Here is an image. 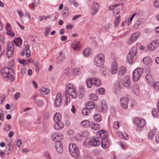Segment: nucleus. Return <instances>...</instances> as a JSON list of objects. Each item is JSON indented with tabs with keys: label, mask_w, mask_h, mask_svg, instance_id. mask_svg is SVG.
<instances>
[{
	"label": "nucleus",
	"mask_w": 159,
	"mask_h": 159,
	"mask_svg": "<svg viewBox=\"0 0 159 159\" xmlns=\"http://www.w3.org/2000/svg\"><path fill=\"white\" fill-rule=\"evenodd\" d=\"M1 73L4 79H7L11 82L13 81L14 77L12 70L10 68L5 67L1 70Z\"/></svg>",
	"instance_id": "nucleus-1"
},
{
	"label": "nucleus",
	"mask_w": 159,
	"mask_h": 159,
	"mask_svg": "<svg viewBox=\"0 0 159 159\" xmlns=\"http://www.w3.org/2000/svg\"><path fill=\"white\" fill-rule=\"evenodd\" d=\"M137 52V48L136 47H133L130 49L127 56V61L130 64H133L136 59V55Z\"/></svg>",
	"instance_id": "nucleus-2"
},
{
	"label": "nucleus",
	"mask_w": 159,
	"mask_h": 159,
	"mask_svg": "<svg viewBox=\"0 0 159 159\" xmlns=\"http://www.w3.org/2000/svg\"><path fill=\"white\" fill-rule=\"evenodd\" d=\"M65 96L70 95L73 98H76L77 97V93L74 89L73 85L70 84H67L66 87V90L64 93Z\"/></svg>",
	"instance_id": "nucleus-3"
},
{
	"label": "nucleus",
	"mask_w": 159,
	"mask_h": 159,
	"mask_svg": "<svg viewBox=\"0 0 159 159\" xmlns=\"http://www.w3.org/2000/svg\"><path fill=\"white\" fill-rule=\"evenodd\" d=\"M69 150L70 155L73 157H77L80 154L79 149L75 144H70L69 146Z\"/></svg>",
	"instance_id": "nucleus-4"
},
{
	"label": "nucleus",
	"mask_w": 159,
	"mask_h": 159,
	"mask_svg": "<svg viewBox=\"0 0 159 159\" xmlns=\"http://www.w3.org/2000/svg\"><path fill=\"white\" fill-rule=\"evenodd\" d=\"M104 56L102 54H99L97 55L94 58V63L98 67H102L104 62Z\"/></svg>",
	"instance_id": "nucleus-5"
},
{
	"label": "nucleus",
	"mask_w": 159,
	"mask_h": 159,
	"mask_svg": "<svg viewBox=\"0 0 159 159\" xmlns=\"http://www.w3.org/2000/svg\"><path fill=\"white\" fill-rule=\"evenodd\" d=\"M143 68H136L133 72L132 79L134 82H136L140 78L143 72Z\"/></svg>",
	"instance_id": "nucleus-6"
},
{
	"label": "nucleus",
	"mask_w": 159,
	"mask_h": 159,
	"mask_svg": "<svg viewBox=\"0 0 159 159\" xmlns=\"http://www.w3.org/2000/svg\"><path fill=\"white\" fill-rule=\"evenodd\" d=\"M134 123L139 128H143L146 125V122L144 119L140 118H136L134 119Z\"/></svg>",
	"instance_id": "nucleus-7"
},
{
	"label": "nucleus",
	"mask_w": 159,
	"mask_h": 159,
	"mask_svg": "<svg viewBox=\"0 0 159 159\" xmlns=\"http://www.w3.org/2000/svg\"><path fill=\"white\" fill-rule=\"evenodd\" d=\"M159 46V39H155L148 46V49L150 51L154 50Z\"/></svg>",
	"instance_id": "nucleus-8"
},
{
	"label": "nucleus",
	"mask_w": 159,
	"mask_h": 159,
	"mask_svg": "<svg viewBox=\"0 0 159 159\" xmlns=\"http://www.w3.org/2000/svg\"><path fill=\"white\" fill-rule=\"evenodd\" d=\"M14 51V45L11 42L9 43L8 45L6 55L7 57H10L13 54Z\"/></svg>",
	"instance_id": "nucleus-9"
},
{
	"label": "nucleus",
	"mask_w": 159,
	"mask_h": 159,
	"mask_svg": "<svg viewBox=\"0 0 159 159\" xmlns=\"http://www.w3.org/2000/svg\"><path fill=\"white\" fill-rule=\"evenodd\" d=\"M107 131L104 130H100L98 131L97 133V136L100 140L102 139H104L107 137Z\"/></svg>",
	"instance_id": "nucleus-10"
},
{
	"label": "nucleus",
	"mask_w": 159,
	"mask_h": 159,
	"mask_svg": "<svg viewBox=\"0 0 159 159\" xmlns=\"http://www.w3.org/2000/svg\"><path fill=\"white\" fill-rule=\"evenodd\" d=\"M129 99L127 97H122L120 98V102L122 107L125 109L128 108Z\"/></svg>",
	"instance_id": "nucleus-11"
},
{
	"label": "nucleus",
	"mask_w": 159,
	"mask_h": 159,
	"mask_svg": "<svg viewBox=\"0 0 159 159\" xmlns=\"http://www.w3.org/2000/svg\"><path fill=\"white\" fill-rule=\"evenodd\" d=\"M62 95L60 93H58L55 98L54 103L57 107L59 106L61 104Z\"/></svg>",
	"instance_id": "nucleus-12"
},
{
	"label": "nucleus",
	"mask_w": 159,
	"mask_h": 159,
	"mask_svg": "<svg viewBox=\"0 0 159 159\" xmlns=\"http://www.w3.org/2000/svg\"><path fill=\"white\" fill-rule=\"evenodd\" d=\"M55 148L57 152L59 154H61L63 152V145L61 142L55 143Z\"/></svg>",
	"instance_id": "nucleus-13"
},
{
	"label": "nucleus",
	"mask_w": 159,
	"mask_h": 159,
	"mask_svg": "<svg viewBox=\"0 0 159 159\" xmlns=\"http://www.w3.org/2000/svg\"><path fill=\"white\" fill-rule=\"evenodd\" d=\"M53 140L56 143L58 142H61L62 139L61 135L60 133H55L53 134L52 136Z\"/></svg>",
	"instance_id": "nucleus-14"
},
{
	"label": "nucleus",
	"mask_w": 159,
	"mask_h": 159,
	"mask_svg": "<svg viewBox=\"0 0 159 159\" xmlns=\"http://www.w3.org/2000/svg\"><path fill=\"white\" fill-rule=\"evenodd\" d=\"M65 57L64 54L62 52H61L59 54V55L57 57L56 63L57 64H61L65 60Z\"/></svg>",
	"instance_id": "nucleus-15"
},
{
	"label": "nucleus",
	"mask_w": 159,
	"mask_h": 159,
	"mask_svg": "<svg viewBox=\"0 0 159 159\" xmlns=\"http://www.w3.org/2000/svg\"><path fill=\"white\" fill-rule=\"evenodd\" d=\"M118 66L117 62L113 61L111 64L110 72L111 74H115L117 71Z\"/></svg>",
	"instance_id": "nucleus-16"
},
{
	"label": "nucleus",
	"mask_w": 159,
	"mask_h": 159,
	"mask_svg": "<svg viewBox=\"0 0 159 159\" xmlns=\"http://www.w3.org/2000/svg\"><path fill=\"white\" fill-rule=\"evenodd\" d=\"M123 84L126 88L128 89L130 86V81L129 77L128 76H126L124 78Z\"/></svg>",
	"instance_id": "nucleus-17"
},
{
	"label": "nucleus",
	"mask_w": 159,
	"mask_h": 159,
	"mask_svg": "<svg viewBox=\"0 0 159 159\" xmlns=\"http://www.w3.org/2000/svg\"><path fill=\"white\" fill-rule=\"evenodd\" d=\"M25 45L24 48L25 51H26V56L27 58H29L31 55V51L30 49V46L28 44V43L27 41H25L24 42Z\"/></svg>",
	"instance_id": "nucleus-18"
},
{
	"label": "nucleus",
	"mask_w": 159,
	"mask_h": 159,
	"mask_svg": "<svg viewBox=\"0 0 159 159\" xmlns=\"http://www.w3.org/2000/svg\"><path fill=\"white\" fill-rule=\"evenodd\" d=\"M100 140L101 141L102 146L103 148H107L108 147L109 144L107 137L102 139Z\"/></svg>",
	"instance_id": "nucleus-19"
},
{
	"label": "nucleus",
	"mask_w": 159,
	"mask_h": 159,
	"mask_svg": "<svg viewBox=\"0 0 159 159\" xmlns=\"http://www.w3.org/2000/svg\"><path fill=\"white\" fill-rule=\"evenodd\" d=\"M91 146L97 147L100 144V140L96 137H93L91 138Z\"/></svg>",
	"instance_id": "nucleus-20"
},
{
	"label": "nucleus",
	"mask_w": 159,
	"mask_h": 159,
	"mask_svg": "<svg viewBox=\"0 0 159 159\" xmlns=\"http://www.w3.org/2000/svg\"><path fill=\"white\" fill-rule=\"evenodd\" d=\"M157 131V128H154L150 130L148 134V137L150 139H152L154 138Z\"/></svg>",
	"instance_id": "nucleus-21"
},
{
	"label": "nucleus",
	"mask_w": 159,
	"mask_h": 159,
	"mask_svg": "<svg viewBox=\"0 0 159 159\" xmlns=\"http://www.w3.org/2000/svg\"><path fill=\"white\" fill-rule=\"evenodd\" d=\"M71 46L74 50H79L81 47L80 43L77 41L73 42L71 44Z\"/></svg>",
	"instance_id": "nucleus-22"
},
{
	"label": "nucleus",
	"mask_w": 159,
	"mask_h": 159,
	"mask_svg": "<svg viewBox=\"0 0 159 159\" xmlns=\"http://www.w3.org/2000/svg\"><path fill=\"white\" fill-rule=\"evenodd\" d=\"M132 90L133 93L136 95H139V86L137 83H135L134 84L132 87Z\"/></svg>",
	"instance_id": "nucleus-23"
},
{
	"label": "nucleus",
	"mask_w": 159,
	"mask_h": 159,
	"mask_svg": "<svg viewBox=\"0 0 159 159\" xmlns=\"http://www.w3.org/2000/svg\"><path fill=\"white\" fill-rule=\"evenodd\" d=\"M99 7V5L95 1L93 2V5L92 8L93 10L94 11V12L92 13L93 15H94L98 11Z\"/></svg>",
	"instance_id": "nucleus-24"
},
{
	"label": "nucleus",
	"mask_w": 159,
	"mask_h": 159,
	"mask_svg": "<svg viewBox=\"0 0 159 159\" xmlns=\"http://www.w3.org/2000/svg\"><path fill=\"white\" fill-rule=\"evenodd\" d=\"M92 84L95 86L99 87L102 84L101 81L97 78L92 79Z\"/></svg>",
	"instance_id": "nucleus-25"
},
{
	"label": "nucleus",
	"mask_w": 159,
	"mask_h": 159,
	"mask_svg": "<svg viewBox=\"0 0 159 159\" xmlns=\"http://www.w3.org/2000/svg\"><path fill=\"white\" fill-rule=\"evenodd\" d=\"M14 146L12 144H9L7 146L5 150V153L6 155L9 154L13 150Z\"/></svg>",
	"instance_id": "nucleus-26"
},
{
	"label": "nucleus",
	"mask_w": 159,
	"mask_h": 159,
	"mask_svg": "<svg viewBox=\"0 0 159 159\" xmlns=\"http://www.w3.org/2000/svg\"><path fill=\"white\" fill-rule=\"evenodd\" d=\"M147 82L149 84H152L154 82L152 76L150 74H147L146 76Z\"/></svg>",
	"instance_id": "nucleus-27"
},
{
	"label": "nucleus",
	"mask_w": 159,
	"mask_h": 159,
	"mask_svg": "<svg viewBox=\"0 0 159 159\" xmlns=\"http://www.w3.org/2000/svg\"><path fill=\"white\" fill-rule=\"evenodd\" d=\"M143 62L144 64L149 66L152 63V59L150 57H147L143 59Z\"/></svg>",
	"instance_id": "nucleus-28"
},
{
	"label": "nucleus",
	"mask_w": 159,
	"mask_h": 159,
	"mask_svg": "<svg viewBox=\"0 0 159 159\" xmlns=\"http://www.w3.org/2000/svg\"><path fill=\"white\" fill-rule=\"evenodd\" d=\"M95 103L94 102L92 101L88 102L86 104V107L89 110L93 109L95 107Z\"/></svg>",
	"instance_id": "nucleus-29"
},
{
	"label": "nucleus",
	"mask_w": 159,
	"mask_h": 159,
	"mask_svg": "<svg viewBox=\"0 0 159 159\" xmlns=\"http://www.w3.org/2000/svg\"><path fill=\"white\" fill-rule=\"evenodd\" d=\"M126 72V69L125 67H120L119 69L118 75L119 76H122L125 74Z\"/></svg>",
	"instance_id": "nucleus-30"
},
{
	"label": "nucleus",
	"mask_w": 159,
	"mask_h": 159,
	"mask_svg": "<svg viewBox=\"0 0 159 159\" xmlns=\"http://www.w3.org/2000/svg\"><path fill=\"white\" fill-rule=\"evenodd\" d=\"M101 111L102 112H105L107 111V105L106 102L104 101H102L101 103Z\"/></svg>",
	"instance_id": "nucleus-31"
},
{
	"label": "nucleus",
	"mask_w": 159,
	"mask_h": 159,
	"mask_svg": "<svg viewBox=\"0 0 159 159\" xmlns=\"http://www.w3.org/2000/svg\"><path fill=\"white\" fill-rule=\"evenodd\" d=\"M55 129L59 130L61 129L63 127V124L61 121L56 122L54 125Z\"/></svg>",
	"instance_id": "nucleus-32"
},
{
	"label": "nucleus",
	"mask_w": 159,
	"mask_h": 159,
	"mask_svg": "<svg viewBox=\"0 0 159 159\" xmlns=\"http://www.w3.org/2000/svg\"><path fill=\"white\" fill-rule=\"evenodd\" d=\"M118 136L120 138L125 140H126L128 139L129 137L128 135L125 133H122L121 132H118L117 133Z\"/></svg>",
	"instance_id": "nucleus-33"
},
{
	"label": "nucleus",
	"mask_w": 159,
	"mask_h": 159,
	"mask_svg": "<svg viewBox=\"0 0 159 159\" xmlns=\"http://www.w3.org/2000/svg\"><path fill=\"white\" fill-rule=\"evenodd\" d=\"M91 139L89 138H86L84 141V145L86 147H89L91 146Z\"/></svg>",
	"instance_id": "nucleus-34"
},
{
	"label": "nucleus",
	"mask_w": 159,
	"mask_h": 159,
	"mask_svg": "<svg viewBox=\"0 0 159 159\" xmlns=\"http://www.w3.org/2000/svg\"><path fill=\"white\" fill-rule=\"evenodd\" d=\"M81 125L84 127H88L90 125V123L88 120L82 121L80 123Z\"/></svg>",
	"instance_id": "nucleus-35"
},
{
	"label": "nucleus",
	"mask_w": 159,
	"mask_h": 159,
	"mask_svg": "<svg viewBox=\"0 0 159 159\" xmlns=\"http://www.w3.org/2000/svg\"><path fill=\"white\" fill-rule=\"evenodd\" d=\"M39 91L41 93L44 95L47 94L49 93V90L45 88L42 87L40 89Z\"/></svg>",
	"instance_id": "nucleus-36"
},
{
	"label": "nucleus",
	"mask_w": 159,
	"mask_h": 159,
	"mask_svg": "<svg viewBox=\"0 0 159 159\" xmlns=\"http://www.w3.org/2000/svg\"><path fill=\"white\" fill-rule=\"evenodd\" d=\"M91 49L89 48H88L84 50L83 54L84 56L88 57L91 53Z\"/></svg>",
	"instance_id": "nucleus-37"
},
{
	"label": "nucleus",
	"mask_w": 159,
	"mask_h": 159,
	"mask_svg": "<svg viewBox=\"0 0 159 159\" xmlns=\"http://www.w3.org/2000/svg\"><path fill=\"white\" fill-rule=\"evenodd\" d=\"M61 116L59 113H56L53 116V119L56 122L60 121Z\"/></svg>",
	"instance_id": "nucleus-38"
},
{
	"label": "nucleus",
	"mask_w": 159,
	"mask_h": 159,
	"mask_svg": "<svg viewBox=\"0 0 159 159\" xmlns=\"http://www.w3.org/2000/svg\"><path fill=\"white\" fill-rule=\"evenodd\" d=\"M90 127L93 130H98L100 128V125L98 123H92Z\"/></svg>",
	"instance_id": "nucleus-39"
},
{
	"label": "nucleus",
	"mask_w": 159,
	"mask_h": 159,
	"mask_svg": "<svg viewBox=\"0 0 159 159\" xmlns=\"http://www.w3.org/2000/svg\"><path fill=\"white\" fill-rule=\"evenodd\" d=\"M135 16L136 18L138 17V14L137 13H134L132 15L130 19L127 22H126L128 25H129L131 24L132 20Z\"/></svg>",
	"instance_id": "nucleus-40"
},
{
	"label": "nucleus",
	"mask_w": 159,
	"mask_h": 159,
	"mask_svg": "<svg viewBox=\"0 0 159 159\" xmlns=\"http://www.w3.org/2000/svg\"><path fill=\"white\" fill-rule=\"evenodd\" d=\"M13 42L18 46H20L22 43V40L21 38H18L16 39L13 40Z\"/></svg>",
	"instance_id": "nucleus-41"
},
{
	"label": "nucleus",
	"mask_w": 159,
	"mask_h": 159,
	"mask_svg": "<svg viewBox=\"0 0 159 159\" xmlns=\"http://www.w3.org/2000/svg\"><path fill=\"white\" fill-rule=\"evenodd\" d=\"M143 20L142 19H141L137 20L136 22L134 23V27L135 28H137L139 27V26L143 24Z\"/></svg>",
	"instance_id": "nucleus-42"
},
{
	"label": "nucleus",
	"mask_w": 159,
	"mask_h": 159,
	"mask_svg": "<svg viewBox=\"0 0 159 159\" xmlns=\"http://www.w3.org/2000/svg\"><path fill=\"white\" fill-rule=\"evenodd\" d=\"M140 34V32H136L132 34L131 36L132 38L136 41L139 37Z\"/></svg>",
	"instance_id": "nucleus-43"
},
{
	"label": "nucleus",
	"mask_w": 159,
	"mask_h": 159,
	"mask_svg": "<svg viewBox=\"0 0 159 159\" xmlns=\"http://www.w3.org/2000/svg\"><path fill=\"white\" fill-rule=\"evenodd\" d=\"M120 11L119 8H118L117 7H116L114 8V10L113 11V15L116 17V16H120Z\"/></svg>",
	"instance_id": "nucleus-44"
},
{
	"label": "nucleus",
	"mask_w": 159,
	"mask_h": 159,
	"mask_svg": "<svg viewBox=\"0 0 159 159\" xmlns=\"http://www.w3.org/2000/svg\"><path fill=\"white\" fill-rule=\"evenodd\" d=\"M82 112L84 115H89L91 113L90 110L87 109L86 107L83 109Z\"/></svg>",
	"instance_id": "nucleus-45"
},
{
	"label": "nucleus",
	"mask_w": 159,
	"mask_h": 159,
	"mask_svg": "<svg viewBox=\"0 0 159 159\" xmlns=\"http://www.w3.org/2000/svg\"><path fill=\"white\" fill-rule=\"evenodd\" d=\"M94 120L97 122H100L102 119L100 115L98 114H96L94 116Z\"/></svg>",
	"instance_id": "nucleus-46"
},
{
	"label": "nucleus",
	"mask_w": 159,
	"mask_h": 159,
	"mask_svg": "<svg viewBox=\"0 0 159 159\" xmlns=\"http://www.w3.org/2000/svg\"><path fill=\"white\" fill-rule=\"evenodd\" d=\"M120 17L119 16H116V17L115 18V26L117 27L120 22Z\"/></svg>",
	"instance_id": "nucleus-47"
},
{
	"label": "nucleus",
	"mask_w": 159,
	"mask_h": 159,
	"mask_svg": "<svg viewBox=\"0 0 159 159\" xmlns=\"http://www.w3.org/2000/svg\"><path fill=\"white\" fill-rule=\"evenodd\" d=\"M69 13L68 8L67 7H65L62 12V16H67L68 15Z\"/></svg>",
	"instance_id": "nucleus-48"
},
{
	"label": "nucleus",
	"mask_w": 159,
	"mask_h": 159,
	"mask_svg": "<svg viewBox=\"0 0 159 159\" xmlns=\"http://www.w3.org/2000/svg\"><path fill=\"white\" fill-rule=\"evenodd\" d=\"M92 81V79H88L86 80V83L88 88H91L92 87L93 85Z\"/></svg>",
	"instance_id": "nucleus-49"
},
{
	"label": "nucleus",
	"mask_w": 159,
	"mask_h": 159,
	"mask_svg": "<svg viewBox=\"0 0 159 159\" xmlns=\"http://www.w3.org/2000/svg\"><path fill=\"white\" fill-rule=\"evenodd\" d=\"M89 99L94 101H96L98 99L97 96L94 94H92L89 95Z\"/></svg>",
	"instance_id": "nucleus-50"
},
{
	"label": "nucleus",
	"mask_w": 159,
	"mask_h": 159,
	"mask_svg": "<svg viewBox=\"0 0 159 159\" xmlns=\"http://www.w3.org/2000/svg\"><path fill=\"white\" fill-rule=\"evenodd\" d=\"M51 29V27L50 26H49L45 28L44 32V35L45 36H47L48 35Z\"/></svg>",
	"instance_id": "nucleus-51"
},
{
	"label": "nucleus",
	"mask_w": 159,
	"mask_h": 159,
	"mask_svg": "<svg viewBox=\"0 0 159 159\" xmlns=\"http://www.w3.org/2000/svg\"><path fill=\"white\" fill-rule=\"evenodd\" d=\"M11 129V126L9 124H7L5 125L3 127L4 130L6 131H8Z\"/></svg>",
	"instance_id": "nucleus-52"
},
{
	"label": "nucleus",
	"mask_w": 159,
	"mask_h": 159,
	"mask_svg": "<svg viewBox=\"0 0 159 159\" xmlns=\"http://www.w3.org/2000/svg\"><path fill=\"white\" fill-rule=\"evenodd\" d=\"M112 26V25L110 23H107L105 25L104 28L105 30H108L111 29Z\"/></svg>",
	"instance_id": "nucleus-53"
},
{
	"label": "nucleus",
	"mask_w": 159,
	"mask_h": 159,
	"mask_svg": "<svg viewBox=\"0 0 159 159\" xmlns=\"http://www.w3.org/2000/svg\"><path fill=\"white\" fill-rule=\"evenodd\" d=\"M154 89L157 91H159V82H156L153 85Z\"/></svg>",
	"instance_id": "nucleus-54"
},
{
	"label": "nucleus",
	"mask_w": 159,
	"mask_h": 159,
	"mask_svg": "<svg viewBox=\"0 0 159 159\" xmlns=\"http://www.w3.org/2000/svg\"><path fill=\"white\" fill-rule=\"evenodd\" d=\"M152 115L156 117H157L158 116L157 110L155 108L152 109Z\"/></svg>",
	"instance_id": "nucleus-55"
},
{
	"label": "nucleus",
	"mask_w": 159,
	"mask_h": 159,
	"mask_svg": "<svg viewBox=\"0 0 159 159\" xmlns=\"http://www.w3.org/2000/svg\"><path fill=\"white\" fill-rule=\"evenodd\" d=\"M113 128L115 129H117L120 126V124L118 121H115L113 125Z\"/></svg>",
	"instance_id": "nucleus-56"
},
{
	"label": "nucleus",
	"mask_w": 159,
	"mask_h": 159,
	"mask_svg": "<svg viewBox=\"0 0 159 159\" xmlns=\"http://www.w3.org/2000/svg\"><path fill=\"white\" fill-rule=\"evenodd\" d=\"M132 38L133 37H131V36H130L127 41L128 44H132L135 41Z\"/></svg>",
	"instance_id": "nucleus-57"
},
{
	"label": "nucleus",
	"mask_w": 159,
	"mask_h": 159,
	"mask_svg": "<svg viewBox=\"0 0 159 159\" xmlns=\"http://www.w3.org/2000/svg\"><path fill=\"white\" fill-rule=\"evenodd\" d=\"M3 111L2 109L0 110V120L3 121L4 119Z\"/></svg>",
	"instance_id": "nucleus-58"
},
{
	"label": "nucleus",
	"mask_w": 159,
	"mask_h": 159,
	"mask_svg": "<svg viewBox=\"0 0 159 159\" xmlns=\"http://www.w3.org/2000/svg\"><path fill=\"white\" fill-rule=\"evenodd\" d=\"M44 155L46 159H51L49 153L48 152H44Z\"/></svg>",
	"instance_id": "nucleus-59"
},
{
	"label": "nucleus",
	"mask_w": 159,
	"mask_h": 159,
	"mask_svg": "<svg viewBox=\"0 0 159 159\" xmlns=\"http://www.w3.org/2000/svg\"><path fill=\"white\" fill-rule=\"evenodd\" d=\"M154 6L157 7H159V0H155L153 2Z\"/></svg>",
	"instance_id": "nucleus-60"
},
{
	"label": "nucleus",
	"mask_w": 159,
	"mask_h": 159,
	"mask_svg": "<svg viewBox=\"0 0 159 159\" xmlns=\"http://www.w3.org/2000/svg\"><path fill=\"white\" fill-rule=\"evenodd\" d=\"M66 97V101H65V105H67L68 104V103L70 102V98L69 97V96L66 95L65 96Z\"/></svg>",
	"instance_id": "nucleus-61"
},
{
	"label": "nucleus",
	"mask_w": 159,
	"mask_h": 159,
	"mask_svg": "<svg viewBox=\"0 0 159 159\" xmlns=\"http://www.w3.org/2000/svg\"><path fill=\"white\" fill-rule=\"evenodd\" d=\"M7 34L10 36L11 37L15 35V34L11 31V30L7 31Z\"/></svg>",
	"instance_id": "nucleus-62"
},
{
	"label": "nucleus",
	"mask_w": 159,
	"mask_h": 159,
	"mask_svg": "<svg viewBox=\"0 0 159 159\" xmlns=\"http://www.w3.org/2000/svg\"><path fill=\"white\" fill-rule=\"evenodd\" d=\"M19 61L20 63L23 64L25 65H26L27 64V63L26 62V60H25V59H23L22 60L19 59Z\"/></svg>",
	"instance_id": "nucleus-63"
},
{
	"label": "nucleus",
	"mask_w": 159,
	"mask_h": 159,
	"mask_svg": "<svg viewBox=\"0 0 159 159\" xmlns=\"http://www.w3.org/2000/svg\"><path fill=\"white\" fill-rule=\"evenodd\" d=\"M105 89L102 88H100L98 89V92L101 94H103L105 93Z\"/></svg>",
	"instance_id": "nucleus-64"
}]
</instances>
